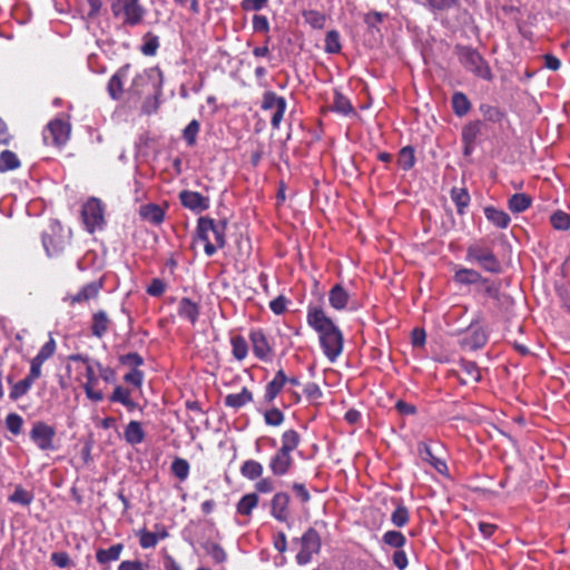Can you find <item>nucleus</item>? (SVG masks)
I'll return each instance as SVG.
<instances>
[{"label":"nucleus","instance_id":"1","mask_svg":"<svg viewBox=\"0 0 570 570\" xmlns=\"http://www.w3.org/2000/svg\"><path fill=\"white\" fill-rule=\"evenodd\" d=\"M306 321L320 337V345L324 355L334 363L342 354L344 337L338 326L330 318L320 306H308Z\"/></svg>","mask_w":570,"mask_h":570},{"label":"nucleus","instance_id":"2","mask_svg":"<svg viewBox=\"0 0 570 570\" xmlns=\"http://www.w3.org/2000/svg\"><path fill=\"white\" fill-rule=\"evenodd\" d=\"M226 220L216 222L208 216H200L197 219L196 239L204 243V252L208 257L226 246Z\"/></svg>","mask_w":570,"mask_h":570},{"label":"nucleus","instance_id":"3","mask_svg":"<svg viewBox=\"0 0 570 570\" xmlns=\"http://www.w3.org/2000/svg\"><path fill=\"white\" fill-rule=\"evenodd\" d=\"M454 52L464 69L487 81L493 79L492 70L481 53L471 46L456 45Z\"/></svg>","mask_w":570,"mask_h":570},{"label":"nucleus","instance_id":"4","mask_svg":"<svg viewBox=\"0 0 570 570\" xmlns=\"http://www.w3.org/2000/svg\"><path fill=\"white\" fill-rule=\"evenodd\" d=\"M465 261L476 264L483 271L491 274H501L502 264L493 249L483 243H473L468 246Z\"/></svg>","mask_w":570,"mask_h":570},{"label":"nucleus","instance_id":"5","mask_svg":"<svg viewBox=\"0 0 570 570\" xmlns=\"http://www.w3.org/2000/svg\"><path fill=\"white\" fill-rule=\"evenodd\" d=\"M112 17L120 19L126 27H136L144 22L147 10L140 0H111Z\"/></svg>","mask_w":570,"mask_h":570},{"label":"nucleus","instance_id":"6","mask_svg":"<svg viewBox=\"0 0 570 570\" xmlns=\"http://www.w3.org/2000/svg\"><path fill=\"white\" fill-rule=\"evenodd\" d=\"M292 544L299 547L295 557L299 566L309 563L313 556L320 552L322 546L321 537L314 528H308L299 539H293Z\"/></svg>","mask_w":570,"mask_h":570},{"label":"nucleus","instance_id":"7","mask_svg":"<svg viewBox=\"0 0 570 570\" xmlns=\"http://www.w3.org/2000/svg\"><path fill=\"white\" fill-rule=\"evenodd\" d=\"M81 220L88 233L94 234L105 225V207L100 199L89 198L81 209Z\"/></svg>","mask_w":570,"mask_h":570},{"label":"nucleus","instance_id":"8","mask_svg":"<svg viewBox=\"0 0 570 570\" xmlns=\"http://www.w3.org/2000/svg\"><path fill=\"white\" fill-rule=\"evenodd\" d=\"M29 435L40 451L47 452L57 449L55 445L56 429L43 421L35 422Z\"/></svg>","mask_w":570,"mask_h":570},{"label":"nucleus","instance_id":"9","mask_svg":"<svg viewBox=\"0 0 570 570\" xmlns=\"http://www.w3.org/2000/svg\"><path fill=\"white\" fill-rule=\"evenodd\" d=\"M69 362H79L85 366L87 381L83 384V390L88 399L95 402H100L104 400V393L100 390H96V385L98 383V379L96 377L92 365L90 364V358L88 355L83 354H70L68 356Z\"/></svg>","mask_w":570,"mask_h":570},{"label":"nucleus","instance_id":"10","mask_svg":"<svg viewBox=\"0 0 570 570\" xmlns=\"http://www.w3.org/2000/svg\"><path fill=\"white\" fill-rule=\"evenodd\" d=\"M71 126L62 119L51 120L43 130V141L48 146L61 147L69 140Z\"/></svg>","mask_w":570,"mask_h":570},{"label":"nucleus","instance_id":"11","mask_svg":"<svg viewBox=\"0 0 570 570\" xmlns=\"http://www.w3.org/2000/svg\"><path fill=\"white\" fill-rule=\"evenodd\" d=\"M261 108L265 111L274 110L271 125L273 129H278L287 108L286 99L278 96L275 91L267 90L263 94Z\"/></svg>","mask_w":570,"mask_h":570},{"label":"nucleus","instance_id":"12","mask_svg":"<svg viewBox=\"0 0 570 570\" xmlns=\"http://www.w3.org/2000/svg\"><path fill=\"white\" fill-rule=\"evenodd\" d=\"M249 341L255 357L262 362H271L275 355L273 343L262 328L249 332Z\"/></svg>","mask_w":570,"mask_h":570},{"label":"nucleus","instance_id":"13","mask_svg":"<svg viewBox=\"0 0 570 570\" xmlns=\"http://www.w3.org/2000/svg\"><path fill=\"white\" fill-rule=\"evenodd\" d=\"M449 379L455 377L461 385L479 383L482 380L481 370L474 361L461 360L459 370H450L446 375Z\"/></svg>","mask_w":570,"mask_h":570},{"label":"nucleus","instance_id":"14","mask_svg":"<svg viewBox=\"0 0 570 570\" xmlns=\"http://www.w3.org/2000/svg\"><path fill=\"white\" fill-rule=\"evenodd\" d=\"M416 450L417 455L423 462L429 463L440 474L449 475V468L445 460L435 453V450L432 448L431 443L426 441H420L416 444Z\"/></svg>","mask_w":570,"mask_h":570},{"label":"nucleus","instance_id":"15","mask_svg":"<svg viewBox=\"0 0 570 570\" xmlns=\"http://www.w3.org/2000/svg\"><path fill=\"white\" fill-rule=\"evenodd\" d=\"M178 197L183 207L197 214L208 209L210 206L209 197L198 191L184 189L179 193Z\"/></svg>","mask_w":570,"mask_h":570},{"label":"nucleus","instance_id":"16","mask_svg":"<svg viewBox=\"0 0 570 570\" xmlns=\"http://www.w3.org/2000/svg\"><path fill=\"white\" fill-rule=\"evenodd\" d=\"M291 498L286 492H277L271 500V514L279 522H287L291 517Z\"/></svg>","mask_w":570,"mask_h":570},{"label":"nucleus","instance_id":"17","mask_svg":"<svg viewBox=\"0 0 570 570\" xmlns=\"http://www.w3.org/2000/svg\"><path fill=\"white\" fill-rule=\"evenodd\" d=\"M259 497L256 492L244 494L236 503V514L244 518L239 524L246 525L253 517V511L258 507Z\"/></svg>","mask_w":570,"mask_h":570},{"label":"nucleus","instance_id":"18","mask_svg":"<svg viewBox=\"0 0 570 570\" xmlns=\"http://www.w3.org/2000/svg\"><path fill=\"white\" fill-rule=\"evenodd\" d=\"M294 465V459L292 454L286 453L282 450H277L269 460V470L275 476L286 475Z\"/></svg>","mask_w":570,"mask_h":570},{"label":"nucleus","instance_id":"19","mask_svg":"<svg viewBox=\"0 0 570 570\" xmlns=\"http://www.w3.org/2000/svg\"><path fill=\"white\" fill-rule=\"evenodd\" d=\"M129 70L130 65L126 63L122 67H120L109 79L107 90L109 96L114 100H118L121 98L124 94V85L128 78Z\"/></svg>","mask_w":570,"mask_h":570},{"label":"nucleus","instance_id":"20","mask_svg":"<svg viewBox=\"0 0 570 570\" xmlns=\"http://www.w3.org/2000/svg\"><path fill=\"white\" fill-rule=\"evenodd\" d=\"M124 548L122 543H115L108 549L100 548L96 551V560L104 567L102 570H109V564L120 559Z\"/></svg>","mask_w":570,"mask_h":570},{"label":"nucleus","instance_id":"21","mask_svg":"<svg viewBox=\"0 0 570 570\" xmlns=\"http://www.w3.org/2000/svg\"><path fill=\"white\" fill-rule=\"evenodd\" d=\"M287 383V375L285 374L283 368H279L273 380L267 383L265 387L264 399L267 403H272L277 395L283 391L284 386Z\"/></svg>","mask_w":570,"mask_h":570},{"label":"nucleus","instance_id":"22","mask_svg":"<svg viewBox=\"0 0 570 570\" xmlns=\"http://www.w3.org/2000/svg\"><path fill=\"white\" fill-rule=\"evenodd\" d=\"M111 320L104 309H99L92 314L90 331L92 336L102 338L109 331Z\"/></svg>","mask_w":570,"mask_h":570},{"label":"nucleus","instance_id":"23","mask_svg":"<svg viewBox=\"0 0 570 570\" xmlns=\"http://www.w3.org/2000/svg\"><path fill=\"white\" fill-rule=\"evenodd\" d=\"M488 342V336L482 327L471 326L468 335L462 340V346L469 350H479Z\"/></svg>","mask_w":570,"mask_h":570},{"label":"nucleus","instance_id":"24","mask_svg":"<svg viewBox=\"0 0 570 570\" xmlns=\"http://www.w3.org/2000/svg\"><path fill=\"white\" fill-rule=\"evenodd\" d=\"M179 317L195 324L199 317V306L188 297H183L177 306Z\"/></svg>","mask_w":570,"mask_h":570},{"label":"nucleus","instance_id":"25","mask_svg":"<svg viewBox=\"0 0 570 570\" xmlns=\"http://www.w3.org/2000/svg\"><path fill=\"white\" fill-rule=\"evenodd\" d=\"M146 433L139 421H130L124 430V439L130 445H137L144 442Z\"/></svg>","mask_w":570,"mask_h":570},{"label":"nucleus","instance_id":"26","mask_svg":"<svg viewBox=\"0 0 570 570\" xmlns=\"http://www.w3.org/2000/svg\"><path fill=\"white\" fill-rule=\"evenodd\" d=\"M253 401V392L247 387H243L239 393H230L227 394L224 399V404L227 407H232L234 410H239L246 404Z\"/></svg>","mask_w":570,"mask_h":570},{"label":"nucleus","instance_id":"27","mask_svg":"<svg viewBox=\"0 0 570 570\" xmlns=\"http://www.w3.org/2000/svg\"><path fill=\"white\" fill-rule=\"evenodd\" d=\"M348 299V293L340 284H335L328 292V302L334 309H344L347 306Z\"/></svg>","mask_w":570,"mask_h":570},{"label":"nucleus","instance_id":"28","mask_svg":"<svg viewBox=\"0 0 570 570\" xmlns=\"http://www.w3.org/2000/svg\"><path fill=\"white\" fill-rule=\"evenodd\" d=\"M484 216L492 225L501 229L507 228L511 223L508 213L493 206H487L484 208Z\"/></svg>","mask_w":570,"mask_h":570},{"label":"nucleus","instance_id":"29","mask_svg":"<svg viewBox=\"0 0 570 570\" xmlns=\"http://www.w3.org/2000/svg\"><path fill=\"white\" fill-rule=\"evenodd\" d=\"M110 402L122 404L128 411H134L138 407V403L131 399V393L128 389L117 385L109 397Z\"/></svg>","mask_w":570,"mask_h":570},{"label":"nucleus","instance_id":"30","mask_svg":"<svg viewBox=\"0 0 570 570\" xmlns=\"http://www.w3.org/2000/svg\"><path fill=\"white\" fill-rule=\"evenodd\" d=\"M100 287L101 284L96 282L86 284L77 294L70 296V304H80L83 302H88L91 298H95L98 295Z\"/></svg>","mask_w":570,"mask_h":570},{"label":"nucleus","instance_id":"31","mask_svg":"<svg viewBox=\"0 0 570 570\" xmlns=\"http://www.w3.org/2000/svg\"><path fill=\"white\" fill-rule=\"evenodd\" d=\"M532 205V198L528 194L517 193L513 194L508 200V208L514 213L520 214L525 212Z\"/></svg>","mask_w":570,"mask_h":570},{"label":"nucleus","instance_id":"32","mask_svg":"<svg viewBox=\"0 0 570 570\" xmlns=\"http://www.w3.org/2000/svg\"><path fill=\"white\" fill-rule=\"evenodd\" d=\"M455 282L460 284L471 285L481 283H488V278L482 277V275L472 268H460L455 272L454 275Z\"/></svg>","mask_w":570,"mask_h":570},{"label":"nucleus","instance_id":"33","mask_svg":"<svg viewBox=\"0 0 570 570\" xmlns=\"http://www.w3.org/2000/svg\"><path fill=\"white\" fill-rule=\"evenodd\" d=\"M202 547L206 554L212 558L214 563L222 564L227 561V552L219 543L214 541H206L202 544Z\"/></svg>","mask_w":570,"mask_h":570},{"label":"nucleus","instance_id":"34","mask_svg":"<svg viewBox=\"0 0 570 570\" xmlns=\"http://www.w3.org/2000/svg\"><path fill=\"white\" fill-rule=\"evenodd\" d=\"M452 110L455 116L463 117L471 110V102L462 91H455L451 99Z\"/></svg>","mask_w":570,"mask_h":570},{"label":"nucleus","instance_id":"35","mask_svg":"<svg viewBox=\"0 0 570 570\" xmlns=\"http://www.w3.org/2000/svg\"><path fill=\"white\" fill-rule=\"evenodd\" d=\"M281 441L282 445L279 450L292 454L301 443V435L296 430L289 429L283 432Z\"/></svg>","mask_w":570,"mask_h":570},{"label":"nucleus","instance_id":"36","mask_svg":"<svg viewBox=\"0 0 570 570\" xmlns=\"http://www.w3.org/2000/svg\"><path fill=\"white\" fill-rule=\"evenodd\" d=\"M20 167L21 161L16 153L8 149L0 153V173L16 170Z\"/></svg>","mask_w":570,"mask_h":570},{"label":"nucleus","instance_id":"37","mask_svg":"<svg viewBox=\"0 0 570 570\" xmlns=\"http://www.w3.org/2000/svg\"><path fill=\"white\" fill-rule=\"evenodd\" d=\"M140 216L153 224H160L165 219V212L156 204H148L140 208Z\"/></svg>","mask_w":570,"mask_h":570},{"label":"nucleus","instance_id":"38","mask_svg":"<svg viewBox=\"0 0 570 570\" xmlns=\"http://www.w3.org/2000/svg\"><path fill=\"white\" fill-rule=\"evenodd\" d=\"M232 354L235 360L244 361L248 355V343L242 335H233L230 337Z\"/></svg>","mask_w":570,"mask_h":570},{"label":"nucleus","instance_id":"39","mask_svg":"<svg viewBox=\"0 0 570 570\" xmlns=\"http://www.w3.org/2000/svg\"><path fill=\"white\" fill-rule=\"evenodd\" d=\"M450 194L452 202L456 206L458 214L463 215L471 199L468 190L465 188L453 187Z\"/></svg>","mask_w":570,"mask_h":570},{"label":"nucleus","instance_id":"40","mask_svg":"<svg viewBox=\"0 0 570 570\" xmlns=\"http://www.w3.org/2000/svg\"><path fill=\"white\" fill-rule=\"evenodd\" d=\"M263 471V465L255 460H246L240 466V474L252 481L259 479Z\"/></svg>","mask_w":570,"mask_h":570},{"label":"nucleus","instance_id":"41","mask_svg":"<svg viewBox=\"0 0 570 570\" xmlns=\"http://www.w3.org/2000/svg\"><path fill=\"white\" fill-rule=\"evenodd\" d=\"M305 22L313 29H323L326 24L327 17L318 10H304L302 13Z\"/></svg>","mask_w":570,"mask_h":570},{"label":"nucleus","instance_id":"42","mask_svg":"<svg viewBox=\"0 0 570 570\" xmlns=\"http://www.w3.org/2000/svg\"><path fill=\"white\" fill-rule=\"evenodd\" d=\"M142 41L140 52L146 57H154L160 46L159 37L149 31L144 35Z\"/></svg>","mask_w":570,"mask_h":570},{"label":"nucleus","instance_id":"43","mask_svg":"<svg viewBox=\"0 0 570 570\" xmlns=\"http://www.w3.org/2000/svg\"><path fill=\"white\" fill-rule=\"evenodd\" d=\"M410 521V511L402 501L396 502L395 510L391 514V522L396 528L405 527Z\"/></svg>","mask_w":570,"mask_h":570},{"label":"nucleus","instance_id":"44","mask_svg":"<svg viewBox=\"0 0 570 570\" xmlns=\"http://www.w3.org/2000/svg\"><path fill=\"white\" fill-rule=\"evenodd\" d=\"M324 50L326 53H340L342 50L341 35L337 30H330L324 39Z\"/></svg>","mask_w":570,"mask_h":570},{"label":"nucleus","instance_id":"45","mask_svg":"<svg viewBox=\"0 0 570 570\" xmlns=\"http://www.w3.org/2000/svg\"><path fill=\"white\" fill-rule=\"evenodd\" d=\"M483 126L484 125L481 120L469 121L462 128V140L475 141L476 138L482 134Z\"/></svg>","mask_w":570,"mask_h":570},{"label":"nucleus","instance_id":"46","mask_svg":"<svg viewBox=\"0 0 570 570\" xmlns=\"http://www.w3.org/2000/svg\"><path fill=\"white\" fill-rule=\"evenodd\" d=\"M332 110L342 114L344 116L351 115L354 112V108L348 98L342 95L338 91H335Z\"/></svg>","mask_w":570,"mask_h":570},{"label":"nucleus","instance_id":"47","mask_svg":"<svg viewBox=\"0 0 570 570\" xmlns=\"http://www.w3.org/2000/svg\"><path fill=\"white\" fill-rule=\"evenodd\" d=\"M382 542L391 548L399 550L406 544V538L400 531L389 530L383 534Z\"/></svg>","mask_w":570,"mask_h":570},{"label":"nucleus","instance_id":"48","mask_svg":"<svg viewBox=\"0 0 570 570\" xmlns=\"http://www.w3.org/2000/svg\"><path fill=\"white\" fill-rule=\"evenodd\" d=\"M397 163L400 167L405 171L412 169L415 165L414 148L412 146L403 147L399 153Z\"/></svg>","mask_w":570,"mask_h":570},{"label":"nucleus","instance_id":"49","mask_svg":"<svg viewBox=\"0 0 570 570\" xmlns=\"http://www.w3.org/2000/svg\"><path fill=\"white\" fill-rule=\"evenodd\" d=\"M170 471L179 481L187 480L190 471V465L186 459L175 458L170 465Z\"/></svg>","mask_w":570,"mask_h":570},{"label":"nucleus","instance_id":"50","mask_svg":"<svg viewBox=\"0 0 570 570\" xmlns=\"http://www.w3.org/2000/svg\"><path fill=\"white\" fill-rule=\"evenodd\" d=\"M32 384L33 383L27 377H24L23 380H20L17 383H13L11 386V390H10L9 397L12 401H18L19 399L24 396L30 391Z\"/></svg>","mask_w":570,"mask_h":570},{"label":"nucleus","instance_id":"51","mask_svg":"<svg viewBox=\"0 0 570 570\" xmlns=\"http://www.w3.org/2000/svg\"><path fill=\"white\" fill-rule=\"evenodd\" d=\"M136 535L138 537L139 546L142 549H153L158 544V537H156L154 532L148 531L146 528L138 530Z\"/></svg>","mask_w":570,"mask_h":570},{"label":"nucleus","instance_id":"52","mask_svg":"<svg viewBox=\"0 0 570 570\" xmlns=\"http://www.w3.org/2000/svg\"><path fill=\"white\" fill-rule=\"evenodd\" d=\"M33 500V495L31 492L23 489L21 485H18L13 493L9 497V501L12 503H19L21 505H29Z\"/></svg>","mask_w":570,"mask_h":570},{"label":"nucleus","instance_id":"53","mask_svg":"<svg viewBox=\"0 0 570 570\" xmlns=\"http://www.w3.org/2000/svg\"><path fill=\"white\" fill-rule=\"evenodd\" d=\"M480 111L484 118L491 122H501L504 118V112L495 106L482 104L480 106Z\"/></svg>","mask_w":570,"mask_h":570},{"label":"nucleus","instance_id":"54","mask_svg":"<svg viewBox=\"0 0 570 570\" xmlns=\"http://www.w3.org/2000/svg\"><path fill=\"white\" fill-rule=\"evenodd\" d=\"M200 130V124L198 120L193 119L184 129L183 137L189 147L196 144L197 135Z\"/></svg>","mask_w":570,"mask_h":570},{"label":"nucleus","instance_id":"55","mask_svg":"<svg viewBox=\"0 0 570 570\" xmlns=\"http://www.w3.org/2000/svg\"><path fill=\"white\" fill-rule=\"evenodd\" d=\"M550 222L556 229L567 230L570 228V215L562 210L553 213L550 217Z\"/></svg>","mask_w":570,"mask_h":570},{"label":"nucleus","instance_id":"56","mask_svg":"<svg viewBox=\"0 0 570 570\" xmlns=\"http://www.w3.org/2000/svg\"><path fill=\"white\" fill-rule=\"evenodd\" d=\"M23 419L18 413H9L6 416V428L13 435H19L22 432Z\"/></svg>","mask_w":570,"mask_h":570},{"label":"nucleus","instance_id":"57","mask_svg":"<svg viewBox=\"0 0 570 570\" xmlns=\"http://www.w3.org/2000/svg\"><path fill=\"white\" fill-rule=\"evenodd\" d=\"M284 420H285L284 413L277 407L267 410L264 413V421L269 426H279L283 424Z\"/></svg>","mask_w":570,"mask_h":570},{"label":"nucleus","instance_id":"58","mask_svg":"<svg viewBox=\"0 0 570 570\" xmlns=\"http://www.w3.org/2000/svg\"><path fill=\"white\" fill-rule=\"evenodd\" d=\"M57 344L56 341L50 337L40 348V351L37 353V355L33 357L38 360L39 362H46L49 360L56 352Z\"/></svg>","mask_w":570,"mask_h":570},{"label":"nucleus","instance_id":"59","mask_svg":"<svg viewBox=\"0 0 570 570\" xmlns=\"http://www.w3.org/2000/svg\"><path fill=\"white\" fill-rule=\"evenodd\" d=\"M456 3L458 0H425V6L432 12L446 11Z\"/></svg>","mask_w":570,"mask_h":570},{"label":"nucleus","instance_id":"60","mask_svg":"<svg viewBox=\"0 0 570 570\" xmlns=\"http://www.w3.org/2000/svg\"><path fill=\"white\" fill-rule=\"evenodd\" d=\"M119 363L132 368H138L144 364V358L137 352H130L119 356Z\"/></svg>","mask_w":570,"mask_h":570},{"label":"nucleus","instance_id":"61","mask_svg":"<svg viewBox=\"0 0 570 570\" xmlns=\"http://www.w3.org/2000/svg\"><path fill=\"white\" fill-rule=\"evenodd\" d=\"M387 18V13L380 11H370L364 14L363 21L370 28L374 29Z\"/></svg>","mask_w":570,"mask_h":570},{"label":"nucleus","instance_id":"62","mask_svg":"<svg viewBox=\"0 0 570 570\" xmlns=\"http://www.w3.org/2000/svg\"><path fill=\"white\" fill-rule=\"evenodd\" d=\"M124 381L136 389H140L144 382V372L138 368H132L124 376Z\"/></svg>","mask_w":570,"mask_h":570},{"label":"nucleus","instance_id":"63","mask_svg":"<svg viewBox=\"0 0 570 570\" xmlns=\"http://www.w3.org/2000/svg\"><path fill=\"white\" fill-rule=\"evenodd\" d=\"M288 302L284 295H278L269 302V308L275 315H282L286 312Z\"/></svg>","mask_w":570,"mask_h":570},{"label":"nucleus","instance_id":"64","mask_svg":"<svg viewBox=\"0 0 570 570\" xmlns=\"http://www.w3.org/2000/svg\"><path fill=\"white\" fill-rule=\"evenodd\" d=\"M304 394L306 399L313 403L317 402L323 396L321 387L314 382H309L305 385Z\"/></svg>","mask_w":570,"mask_h":570}]
</instances>
